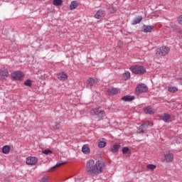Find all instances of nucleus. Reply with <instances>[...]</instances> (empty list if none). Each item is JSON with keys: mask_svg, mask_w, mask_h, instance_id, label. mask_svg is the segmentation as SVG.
I'll return each mask as SVG.
<instances>
[{"mask_svg": "<svg viewBox=\"0 0 182 182\" xmlns=\"http://www.w3.org/2000/svg\"><path fill=\"white\" fill-rule=\"evenodd\" d=\"M42 153H43V154H46V156H48L49 154H52V153H53V152L50 149H45V150L42 151Z\"/></svg>", "mask_w": 182, "mask_h": 182, "instance_id": "29", "label": "nucleus"}, {"mask_svg": "<svg viewBox=\"0 0 182 182\" xmlns=\"http://www.w3.org/2000/svg\"><path fill=\"white\" fill-rule=\"evenodd\" d=\"M9 151H11V146L9 145L4 146L2 148L3 154H9Z\"/></svg>", "mask_w": 182, "mask_h": 182, "instance_id": "18", "label": "nucleus"}, {"mask_svg": "<svg viewBox=\"0 0 182 182\" xmlns=\"http://www.w3.org/2000/svg\"><path fill=\"white\" fill-rule=\"evenodd\" d=\"M178 32L180 35V37L182 38V30H179Z\"/></svg>", "mask_w": 182, "mask_h": 182, "instance_id": "36", "label": "nucleus"}, {"mask_svg": "<svg viewBox=\"0 0 182 182\" xmlns=\"http://www.w3.org/2000/svg\"><path fill=\"white\" fill-rule=\"evenodd\" d=\"M63 0H53V4L54 6H62Z\"/></svg>", "mask_w": 182, "mask_h": 182, "instance_id": "21", "label": "nucleus"}, {"mask_svg": "<svg viewBox=\"0 0 182 182\" xmlns=\"http://www.w3.org/2000/svg\"><path fill=\"white\" fill-rule=\"evenodd\" d=\"M151 31H153V26H144V32H145V33L151 32Z\"/></svg>", "mask_w": 182, "mask_h": 182, "instance_id": "23", "label": "nucleus"}, {"mask_svg": "<svg viewBox=\"0 0 182 182\" xmlns=\"http://www.w3.org/2000/svg\"><path fill=\"white\" fill-rule=\"evenodd\" d=\"M55 129H60V124L58 123L55 124V125L54 126Z\"/></svg>", "mask_w": 182, "mask_h": 182, "instance_id": "35", "label": "nucleus"}, {"mask_svg": "<svg viewBox=\"0 0 182 182\" xmlns=\"http://www.w3.org/2000/svg\"><path fill=\"white\" fill-rule=\"evenodd\" d=\"M26 163L28 166H35V164L38 163V158L35 156H28L26 159Z\"/></svg>", "mask_w": 182, "mask_h": 182, "instance_id": "7", "label": "nucleus"}, {"mask_svg": "<svg viewBox=\"0 0 182 182\" xmlns=\"http://www.w3.org/2000/svg\"><path fill=\"white\" fill-rule=\"evenodd\" d=\"M146 114H154L156 109H153L151 106L144 107L143 109Z\"/></svg>", "mask_w": 182, "mask_h": 182, "instance_id": "10", "label": "nucleus"}, {"mask_svg": "<svg viewBox=\"0 0 182 182\" xmlns=\"http://www.w3.org/2000/svg\"><path fill=\"white\" fill-rule=\"evenodd\" d=\"M24 85L25 86H28V87H31V86H32V81H31V80H26L24 82Z\"/></svg>", "mask_w": 182, "mask_h": 182, "instance_id": "31", "label": "nucleus"}, {"mask_svg": "<svg viewBox=\"0 0 182 182\" xmlns=\"http://www.w3.org/2000/svg\"><path fill=\"white\" fill-rule=\"evenodd\" d=\"M9 76V73H8V70L6 68H2L0 70V80H4L6 77Z\"/></svg>", "mask_w": 182, "mask_h": 182, "instance_id": "9", "label": "nucleus"}, {"mask_svg": "<svg viewBox=\"0 0 182 182\" xmlns=\"http://www.w3.org/2000/svg\"><path fill=\"white\" fill-rule=\"evenodd\" d=\"M174 160V155L173 153L166 152L164 155V161L166 163H171Z\"/></svg>", "mask_w": 182, "mask_h": 182, "instance_id": "6", "label": "nucleus"}, {"mask_svg": "<svg viewBox=\"0 0 182 182\" xmlns=\"http://www.w3.org/2000/svg\"><path fill=\"white\" fill-rule=\"evenodd\" d=\"M105 168V163L102 161H97L95 162L93 159L89 160L85 166V171L87 176H99L103 172Z\"/></svg>", "mask_w": 182, "mask_h": 182, "instance_id": "1", "label": "nucleus"}, {"mask_svg": "<svg viewBox=\"0 0 182 182\" xmlns=\"http://www.w3.org/2000/svg\"><path fill=\"white\" fill-rule=\"evenodd\" d=\"M129 151H130V149H129L127 147H124L122 149L123 154H126V153H129Z\"/></svg>", "mask_w": 182, "mask_h": 182, "instance_id": "32", "label": "nucleus"}, {"mask_svg": "<svg viewBox=\"0 0 182 182\" xmlns=\"http://www.w3.org/2000/svg\"><path fill=\"white\" fill-rule=\"evenodd\" d=\"M147 127H145L144 125H141L138 129V133H144L146 130H147Z\"/></svg>", "mask_w": 182, "mask_h": 182, "instance_id": "26", "label": "nucleus"}, {"mask_svg": "<svg viewBox=\"0 0 182 182\" xmlns=\"http://www.w3.org/2000/svg\"><path fill=\"white\" fill-rule=\"evenodd\" d=\"M106 144H107V143L105 141H101V140L98 141V147L100 149H103V148L106 147Z\"/></svg>", "mask_w": 182, "mask_h": 182, "instance_id": "24", "label": "nucleus"}, {"mask_svg": "<svg viewBox=\"0 0 182 182\" xmlns=\"http://www.w3.org/2000/svg\"><path fill=\"white\" fill-rule=\"evenodd\" d=\"M105 15H106L105 11L100 9L95 14L94 17L95 18V19H102V18H105Z\"/></svg>", "mask_w": 182, "mask_h": 182, "instance_id": "12", "label": "nucleus"}, {"mask_svg": "<svg viewBox=\"0 0 182 182\" xmlns=\"http://www.w3.org/2000/svg\"><path fill=\"white\" fill-rule=\"evenodd\" d=\"M91 114L92 116H97L98 119H102L106 116L105 111L100 108L91 110Z\"/></svg>", "mask_w": 182, "mask_h": 182, "instance_id": "4", "label": "nucleus"}, {"mask_svg": "<svg viewBox=\"0 0 182 182\" xmlns=\"http://www.w3.org/2000/svg\"><path fill=\"white\" fill-rule=\"evenodd\" d=\"M122 100L123 102H132V100H134V96L126 95L122 97Z\"/></svg>", "mask_w": 182, "mask_h": 182, "instance_id": "17", "label": "nucleus"}, {"mask_svg": "<svg viewBox=\"0 0 182 182\" xmlns=\"http://www.w3.org/2000/svg\"><path fill=\"white\" fill-rule=\"evenodd\" d=\"M82 151L84 154H90V147L88 144H85L82 147Z\"/></svg>", "mask_w": 182, "mask_h": 182, "instance_id": "13", "label": "nucleus"}, {"mask_svg": "<svg viewBox=\"0 0 182 182\" xmlns=\"http://www.w3.org/2000/svg\"><path fill=\"white\" fill-rule=\"evenodd\" d=\"M177 21L180 25H182V16H179L177 18Z\"/></svg>", "mask_w": 182, "mask_h": 182, "instance_id": "33", "label": "nucleus"}, {"mask_svg": "<svg viewBox=\"0 0 182 182\" xmlns=\"http://www.w3.org/2000/svg\"><path fill=\"white\" fill-rule=\"evenodd\" d=\"M168 52H170V48L167 46H162L156 49V55L159 56H166V55H168Z\"/></svg>", "mask_w": 182, "mask_h": 182, "instance_id": "3", "label": "nucleus"}, {"mask_svg": "<svg viewBox=\"0 0 182 182\" xmlns=\"http://www.w3.org/2000/svg\"><path fill=\"white\" fill-rule=\"evenodd\" d=\"M77 6H79V3L76 1H73L70 4V11H73V9H76Z\"/></svg>", "mask_w": 182, "mask_h": 182, "instance_id": "16", "label": "nucleus"}, {"mask_svg": "<svg viewBox=\"0 0 182 182\" xmlns=\"http://www.w3.org/2000/svg\"><path fill=\"white\" fill-rule=\"evenodd\" d=\"M107 93L109 96H113V95L119 93V90L117 88H111L107 90Z\"/></svg>", "mask_w": 182, "mask_h": 182, "instance_id": "15", "label": "nucleus"}, {"mask_svg": "<svg viewBox=\"0 0 182 182\" xmlns=\"http://www.w3.org/2000/svg\"><path fill=\"white\" fill-rule=\"evenodd\" d=\"M130 70L134 75H144L146 73V68L143 66L134 65L130 68Z\"/></svg>", "mask_w": 182, "mask_h": 182, "instance_id": "2", "label": "nucleus"}, {"mask_svg": "<svg viewBox=\"0 0 182 182\" xmlns=\"http://www.w3.org/2000/svg\"><path fill=\"white\" fill-rule=\"evenodd\" d=\"M149 124H150V122H149V121H146V122H144L142 125H144V126H145V127H149Z\"/></svg>", "mask_w": 182, "mask_h": 182, "instance_id": "34", "label": "nucleus"}, {"mask_svg": "<svg viewBox=\"0 0 182 182\" xmlns=\"http://www.w3.org/2000/svg\"><path fill=\"white\" fill-rule=\"evenodd\" d=\"M114 12H116V9L114 10Z\"/></svg>", "mask_w": 182, "mask_h": 182, "instance_id": "37", "label": "nucleus"}, {"mask_svg": "<svg viewBox=\"0 0 182 182\" xmlns=\"http://www.w3.org/2000/svg\"><path fill=\"white\" fill-rule=\"evenodd\" d=\"M11 77L15 80H23V73L21 71H15L11 74Z\"/></svg>", "mask_w": 182, "mask_h": 182, "instance_id": "5", "label": "nucleus"}, {"mask_svg": "<svg viewBox=\"0 0 182 182\" xmlns=\"http://www.w3.org/2000/svg\"><path fill=\"white\" fill-rule=\"evenodd\" d=\"M96 83H99V80L97 78H89L87 80L88 86H93V85H96Z\"/></svg>", "mask_w": 182, "mask_h": 182, "instance_id": "14", "label": "nucleus"}, {"mask_svg": "<svg viewBox=\"0 0 182 182\" xmlns=\"http://www.w3.org/2000/svg\"><path fill=\"white\" fill-rule=\"evenodd\" d=\"M63 164H65V163H60V164H57L55 166L50 168L48 169V173H52V171H55V170H56V168H58V167H60V166H63Z\"/></svg>", "mask_w": 182, "mask_h": 182, "instance_id": "20", "label": "nucleus"}, {"mask_svg": "<svg viewBox=\"0 0 182 182\" xmlns=\"http://www.w3.org/2000/svg\"><path fill=\"white\" fill-rule=\"evenodd\" d=\"M156 166L154 164H148L146 166V168L148 170H151V171H153V170H156Z\"/></svg>", "mask_w": 182, "mask_h": 182, "instance_id": "28", "label": "nucleus"}, {"mask_svg": "<svg viewBox=\"0 0 182 182\" xmlns=\"http://www.w3.org/2000/svg\"><path fill=\"white\" fill-rule=\"evenodd\" d=\"M57 77L60 82H65V80H68V74L65 72L59 73L57 75Z\"/></svg>", "mask_w": 182, "mask_h": 182, "instance_id": "11", "label": "nucleus"}, {"mask_svg": "<svg viewBox=\"0 0 182 182\" xmlns=\"http://www.w3.org/2000/svg\"><path fill=\"white\" fill-rule=\"evenodd\" d=\"M170 117H171L170 114H164L163 117L164 122H167L168 120H170Z\"/></svg>", "mask_w": 182, "mask_h": 182, "instance_id": "30", "label": "nucleus"}, {"mask_svg": "<svg viewBox=\"0 0 182 182\" xmlns=\"http://www.w3.org/2000/svg\"><path fill=\"white\" fill-rule=\"evenodd\" d=\"M178 90V89L176 87H168V92H169L170 93H176V92H177Z\"/></svg>", "mask_w": 182, "mask_h": 182, "instance_id": "25", "label": "nucleus"}, {"mask_svg": "<svg viewBox=\"0 0 182 182\" xmlns=\"http://www.w3.org/2000/svg\"><path fill=\"white\" fill-rule=\"evenodd\" d=\"M147 90H149V87H147L146 85L144 84L139 85L136 87V92L138 93H146Z\"/></svg>", "mask_w": 182, "mask_h": 182, "instance_id": "8", "label": "nucleus"}, {"mask_svg": "<svg viewBox=\"0 0 182 182\" xmlns=\"http://www.w3.org/2000/svg\"><path fill=\"white\" fill-rule=\"evenodd\" d=\"M130 77H131L130 72L129 71L125 72L122 75L123 80H129Z\"/></svg>", "mask_w": 182, "mask_h": 182, "instance_id": "22", "label": "nucleus"}, {"mask_svg": "<svg viewBox=\"0 0 182 182\" xmlns=\"http://www.w3.org/2000/svg\"><path fill=\"white\" fill-rule=\"evenodd\" d=\"M141 21H143V17L139 16L136 18H135V20L134 21L133 24L134 25H137V23H140V22H141Z\"/></svg>", "mask_w": 182, "mask_h": 182, "instance_id": "27", "label": "nucleus"}, {"mask_svg": "<svg viewBox=\"0 0 182 182\" xmlns=\"http://www.w3.org/2000/svg\"><path fill=\"white\" fill-rule=\"evenodd\" d=\"M119 149H120L119 144H114L111 146V151L112 153H117Z\"/></svg>", "mask_w": 182, "mask_h": 182, "instance_id": "19", "label": "nucleus"}]
</instances>
